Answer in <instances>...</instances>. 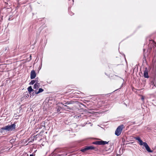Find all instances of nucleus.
Instances as JSON below:
<instances>
[{"instance_id":"nucleus-1","label":"nucleus","mask_w":156,"mask_h":156,"mask_svg":"<svg viewBox=\"0 0 156 156\" xmlns=\"http://www.w3.org/2000/svg\"><path fill=\"white\" fill-rule=\"evenodd\" d=\"M16 125L15 124L8 125L4 126L5 130L7 131H11L15 129L16 128Z\"/></svg>"},{"instance_id":"nucleus-2","label":"nucleus","mask_w":156,"mask_h":156,"mask_svg":"<svg viewBox=\"0 0 156 156\" xmlns=\"http://www.w3.org/2000/svg\"><path fill=\"white\" fill-rule=\"evenodd\" d=\"M123 125H120L117 128L115 132V134L116 136H118L121 134L123 129Z\"/></svg>"},{"instance_id":"nucleus-3","label":"nucleus","mask_w":156,"mask_h":156,"mask_svg":"<svg viewBox=\"0 0 156 156\" xmlns=\"http://www.w3.org/2000/svg\"><path fill=\"white\" fill-rule=\"evenodd\" d=\"M108 142L103 140L96 141L92 142V144L95 145H104L108 144Z\"/></svg>"},{"instance_id":"nucleus-4","label":"nucleus","mask_w":156,"mask_h":156,"mask_svg":"<svg viewBox=\"0 0 156 156\" xmlns=\"http://www.w3.org/2000/svg\"><path fill=\"white\" fill-rule=\"evenodd\" d=\"M150 84V87L152 89L155 88L156 87V80L153 79L151 81Z\"/></svg>"},{"instance_id":"nucleus-5","label":"nucleus","mask_w":156,"mask_h":156,"mask_svg":"<svg viewBox=\"0 0 156 156\" xmlns=\"http://www.w3.org/2000/svg\"><path fill=\"white\" fill-rule=\"evenodd\" d=\"M36 73L34 70H32L30 73V78L31 79H34L36 76Z\"/></svg>"},{"instance_id":"nucleus-6","label":"nucleus","mask_w":156,"mask_h":156,"mask_svg":"<svg viewBox=\"0 0 156 156\" xmlns=\"http://www.w3.org/2000/svg\"><path fill=\"white\" fill-rule=\"evenodd\" d=\"M144 146L145 147L146 150L148 152H152L153 151L151 150L147 143L144 144Z\"/></svg>"},{"instance_id":"nucleus-7","label":"nucleus","mask_w":156,"mask_h":156,"mask_svg":"<svg viewBox=\"0 0 156 156\" xmlns=\"http://www.w3.org/2000/svg\"><path fill=\"white\" fill-rule=\"evenodd\" d=\"M144 76L145 78H148L149 76L148 75V69L147 68H145L144 71Z\"/></svg>"},{"instance_id":"nucleus-8","label":"nucleus","mask_w":156,"mask_h":156,"mask_svg":"<svg viewBox=\"0 0 156 156\" xmlns=\"http://www.w3.org/2000/svg\"><path fill=\"white\" fill-rule=\"evenodd\" d=\"M40 84L39 83H36L34 85V88L35 89L37 90L39 87Z\"/></svg>"},{"instance_id":"nucleus-9","label":"nucleus","mask_w":156,"mask_h":156,"mask_svg":"<svg viewBox=\"0 0 156 156\" xmlns=\"http://www.w3.org/2000/svg\"><path fill=\"white\" fill-rule=\"evenodd\" d=\"M4 130H5V129L4 127L1 128L0 129V133L4 135L5 134Z\"/></svg>"},{"instance_id":"nucleus-10","label":"nucleus","mask_w":156,"mask_h":156,"mask_svg":"<svg viewBox=\"0 0 156 156\" xmlns=\"http://www.w3.org/2000/svg\"><path fill=\"white\" fill-rule=\"evenodd\" d=\"M28 93H27V92L24 93L23 97V98H24L26 99L27 98L30 96L29 94Z\"/></svg>"},{"instance_id":"nucleus-11","label":"nucleus","mask_w":156,"mask_h":156,"mask_svg":"<svg viewBox=\"0 0 156 156\" xmlns=\"http://www.w3.org/2000/svg\"><path fill=\"white\" fill-rule=\"evenodd\" d=\"M87 150H92L95 149V147L92 146H87Z\"/></svg>"},{"instance_id":"nucleus-12","label":"nucleus","mask_w":156,"mask_h":156,"mask_svg":"<svg viewBox=\"0 0 156 156\" xmlns=\"http://www.w3.org/2000/svg\"><path fill=\"white\" fill-rule=\"evenodd\" d=\"M28 91L29 92H31L32 91H34V90L32 89L31 86H30L27 88Z\"/></svg>"},{"instance_id":"nucleus-13","label":"nucleus","mask_w":156,"mask_h":156,"mask_svg":"<svg viewBox=\"0 0 156 156\" xmlns=\"http://www.w3.org/2000/svg\"><path fill=\"white\" fill-rule=\"evenodd\" d=\"M87 146L84 147L82 149H81L80 151L82 152H84L86 151H87Z\"/></svg>"},{"instance_id":"nucleus-14","label":"nucleus","mask_w":156,"mask_h":156,"mask_svg":"<svg viewBox=\"0 0 156 156\" xmlns=\"http://www.w3.org/2000/svg\"><path fill=\"white\" fill-rule=\"evenodd\" d=\"M43 91H44V90L43 89H42V88H40L39 89L38 91L35 92V94H39V93L43 92Z\"/></svg>"},{"instance_id":"nucleus-15","label":"nucleus","mask_w":156,"mask_h":156,"mask_svg":"<svg viewBox=\"0 0 156 156\" xmlns=\"http://www.w3.org/2000/svg\"><path fill=\"white\" fill-rule=\"evenodd\" d=\"M82 115H83V114H82L81 115H76L74 116V118H81L83 117V116H82Z\"/></svg>"},{"instance_id":"nucleus-16","label":"nucleus","mask_w":156,"mask_h":156,"mask_svg":"<svg viewBox=\"0 0 156 156\" xmlns=\"http://www.w3.org/2000/svg\"><path fill=\"white\" fill-rule=\"evenodd\" d=\"M35 83H36V80H33L31 81L30 83L29 84L30 85H33Z\"/></svg>"},{"instance_id":"nucleus-17","label":"nucleus","mask_w":156,"mask_h":156,"mask_svg":"<svg viewBox=\"0 0 156 156\" xmlns=\"http://www.w3.org/2000/svg\"><path fill=\"white\" fill-rule=\"evenodd\" d=\"M139 144L141 145H143L144 146V143H146V142H143L142 140H141L139 141Z\"/></svg>"},{"instance_id":"nucleus-18","label":"nucleus","mask_w":156,"mask_h":156,"mask_svg":"<svg viewBox=\"0 0 156 156\" xmlns=\"http://www.w3.org/2000/svg\"><path fill=\"white\" fill-rule=\"evenodd\" d=\"M38 135H37L36 136H34V138L33 140V141L36 140L37 139V138L38 136Z\"/></svg>"},{"instance_id":"nucleus-19","label":"nucleus","mask_w":156,"mask_h":156,"mask_svg":"<svg viewBox=\"0 0 156 156\" xmlns=\"http://www.w3.org/2000/svg\"><path fill=\"white\" fill-rule=\"evenodd\" d=\"M135 139L136 140H137L139 142L141 140L140 138L139 137H135Z\"/></svg>"},{"instance_id":"nucleus-20","label":"nucleus","mask_w":156,"mask_h":156,"mask_svg":"<svg viewBox=\"0 0 156 156\" xmlns=\"http://www.w3.org/2000/svg\"><path fill=\"white\" fill-rule=\"evenodd\" d=\"M38 77H36L35 79V80H36V83L38 82L39 83V81L38 80Z\"/></svg>"},{"instance_id":"nucleus-21","label":"nucleus","mask_w":156,"mask_h":156,"mask_svg":"<svg viewBox=\"0 0 156 156\" xmlns=\"http://www.w3.org/2000/svg\"><path fill=\"white\" fill-rule=\"evenodd\" d=\"M67 154H59L58 155V156H66V155Z\"/></svg>"},{"instance_id":"nucleus-22","label":"nucleus","mask_w":156,"mask_h":156,"mask_svg":"<svg viewBox=\"0 0 156 156\" xmlns=\"http://www.w3.org/2000/svg\"><path fill=\"white\" fill-rule=\"evenodd\" d=\"M145 51V49H143V51H144V58H146V56H145V55L144 54V52Z\"/></svg>"},{"instance_id":"nucleus-23","label":"nucleus","mask_w":156,"mask_h":156,"mask_svg":"<svg viewBox=\"0 0 156 156\" xmlns=\"http://www.w3.org/2000/svg\"><path fill=\"white\" fill-rule=\"evenodd\" d=\"M69 12V14L71 16H72V15H73L74 14V13L73 12Z\"/></svg>"},{"instance_id":"nucleus-24","label":"nucleus","mask_w":156,"mask_h":156,"mask_svg":"<svg viewBox=\"0 0 156 156\" xmlns=\"http://www.w3.org/2000/svg\"><path fill=\"white\" fill-rule=\"evenodd\" d=\"M76 91V90H73V92H73L74 94H75V93L79 94V93L77 92Z\"/></svg>"},{"instance_id":"nucleus-25","label":"nucleus","mask_w":156,"mask_h":156,"mask_svg":"<svg viewBox=\"0 0 156 156\" xmlns=\"http://www.w3.org/2000/svg\"><path fill=\"white\" fill-rule=\"evenodd\" d=\"M29 95H29L30 96V97H31V96H32V95H31V94L32 93V92H29Z\"/></svg>"},{"instance_id":"nucleus-26","label":"nucleus","mask_w":156,"mask_h":156,"mask_svg":"<svg viewBox=\"0 0 156 156\" xmlns=\"http://www.w3.org/2000/svg\"><path fill=\"white\" fill-rule=\"evenodd\" d=\"M35 94V92H33L31 94L32 96H33Z\"/></svg>"},{"instance_id":"nucleus-27","label":"nucleus","mask_w":156,"mask_h":156,"mask_svg":"<svg viewBox=\"0 0 156 156\" xmlns=\"http://www.w3.org/2000/svg\"><path fill=\"white\" fill-rule=\"evenodd\" d=\"M65 108L69 109H71L69 107H67L66 108Z\"/></svg>"},{"instance_id":"nucleus-28","label":"nucleus","mask_w":156,"mask_h":156,"mask_svg":"<svg viewBox=\"0 0 156 156\" xmlns=\"http://www.w3.org/2000/svg\"><path fill=\"white\" fill-rule=\"evenodd\" d=\"M30 60H31V55H30Z\"/></svg>"},{"instance_id":"nucleus-29","label":"nucleus","mask_w":156,"mask_h":156,"mask_svg":"<svg viewBox=\"0 0 156 156\" xmlns=\"http://www.w3.org/2000/svg\"><path fill=\"white\" fill-rule=\"evenodd\" d=\"M30 156H34V155L33 154H30Z\"/></svg>"},{"instance_id":"nucleus-30","label":"nucleus","mask_w":156,"mask_h":156,"mask_svg":"<svg viewBox=\"0 0 156 156\" xmlns=\"http://www.w3.org/2000/svg\"><path fill=\"white\" fill-rule=\"evenodd\" d=\"M43 126V127H44V128H45V126Z\"/></svg>"},{"instance_id":"nucleus-31","label":"nucleus","mask_w":156,"mask_h":156,"mask_svg":"<svg viewBox=\"0 0 156 156\" xmlns=\"http://www.w3.org/2000/svg\"><path fill=\"white\" fill-rule=\"evenodd\" d=\"M108 94H104V95H105V96L106 95H108Z\"/></svg>"},{"instance_id":"nucleus-32","label":"nucleus","mask_w":156,"mask_h":156,"mask_svg":"<svg viewBox=\"0 0 156 156\" xmlns=\"http://www.w3.org/2000/svg\"><path fill=\"white\" fill-rule=\"evenodd\" d=\"M142 99H144V98H142Z\"/></svg>"},{"instance_id":"nucleus-33","label":"nucleus","mask_w":156,"mask_h":156,"mask_svg":"<svg viewBox=\"0 0 156 156\" xmlns=\"http://www.w3.org/2000/svg\"><path fill=\"white\" fill-rule=\"evenodd\" d=\"M62 104L63 105H64V104L63 103H62Z\"/></svg>"},{"instance_id":"nucleus-34","label":"nucleus","mask_w":156,"mask_h":156,"mask_svg":"<svg viewBox=\"0 0 156 156\" xmlns=\"http://www.w3.org/2000/svg\"><path fill=\"white\" fill-rule=\"evenodd\" d=\"M122 87V85L121 86V87H120V89L121 88V87Z\"/></svg>"}]
</instances>
